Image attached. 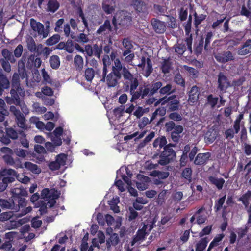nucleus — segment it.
<instances>
[{"mask_svg":"<svg viewBox=\"0 0 251 251\" xmlns=\"http://www.w3.org/2000/svg\"><path fill=\"white\" fill-rule=\"evenodd\" d=\"M12 196L9 200L0 199V206L3 209H9L15 212L19 211L20 207L26 205V200L24 197H27L28 192L25 189L20 187L12 189Z\"/></svg>","mask_w":251,"mask_h":251,"instance_id":"1","label":"nucleus"},{"mask_svg":"<svg viewBox=\"0 0 251 251\" xmlns=\"http://www.w3.org/2000/svg\"><path fill=\"white\" fill-rule=\"evenodd\" d=\"M18 73H15L12 76L10 94L13 101L12 103L16 105L20 106L21 100L19 96L24 97L25 95L24 89L20 86V76L22 79L27 77L25 66L22 61L18 62Z\"/></svg>","mask_w":251,"mask_h":251,"instance_id":"2","label":"nucleus"},{"mask_svg":"<svg viewBox=\"0 0 251 251\" xmlns=\"http://www.w3.org/2000/svg\"><path fill=\"white\" fill-rule=\"evenodd\" d=\"M192 17L191 14L188 17V20L185 23L184 26V30L185 34L187 37H186L185 42L187 45V48L185 44L182 43H177L175 46V51L179 55H182L185 51H186L187 48L189 53H192V35L190 33L191 31V25H192Z\"/></svg>","mask_w":251,"mask_h":251,"instance_id":"3","label":"nucleus"},{"mask_svg":"<svg viewBox=\"0 0 251 251\" xmlns=\"http://www.w3.org/2000/svg\"><path fill=\"white\" fill-rule=\"evenodd\" d=\"M122 75L125 81L124 83L125 91H129L130 95L132 94L139 84L137 77H135L126 67L123 68Z\"/></svg>","mask_w":251,"mask_h":251,"instance_id":"4","label":"nucleus"},{"mask_svg":"<svg viewBox=\"0 0 251 251\" xmlns=\"http://www.w3.org/2000/svg\"><path fill=\"white\" fill-rule=\"evenodd\" d=\"M17 172L12 169H2L0 171V192L4 191L8 184L15 181Z\"/></svg>","mask_w":251,"mask_h":251,"instance_id":"5","label":"nucleus"},{"mask_svg":"<svg viewBox=\"0 0 251 251\" xmlns=\"http://www.w3.org/2000/svg\"><path fill=\"white\" fill-rule=\"evenodd\" d=\"M161 100L160 101H163V104L167 109L168 113L177 111L179 110L180 103V99L178 96L174 94L169 96H165L162 97Z\"/></svg>","mask_w":251,"mask_h":251,"instance_id":"6","label":"nucleus"},{"mask_svg":"<svg viewBox=\"0 0 251 251\" xmlns=\"http://www.w3.org/2000/svg\"><path fill=\"white\" fill-rule=\"evenodd\" d=\"M175 146V144L169 143L164 147V151L161 153L160 159L158 161L159 164L163 166L166 165L176 156V152L172 148Z\"/></svg>","mask_w":251,"mask_h":251,"instance_id":"7","label":"nucleus"},{"mask_svg":"<svg viewBox=\"0 0 251 251\" xmlns=\"http://www.w3.org/2000/svg\"><path fill=\"white\" fill-rule=\"evenodd\" d=\"M151 89L150 84H144L143 86H140L138 91L134 90V92L131 94V102H134L136 100L141 98L145 99L147 96H153L151 95Z\"/></svg>","mask_w":251,"mask_h":251,"instance_id":"8","label":"nucleus"},{"mask_svg":"<svg viewBox=\"0 0 251 251\" xmlns=\"http://www.w3.org/2000/svg\"><path fill=\"white\" fill-rule=\"evenodd\" d=\"M214 56L218 62L222 64L233 61L235 59V54L229 50H224L215 53L214 54Z\"/></svg>","mask_w":251,"mask_h":251,"instance_id":"9","label":"nucleus"},{"mask_svg":"<svg viewBox=\"0 0 251 251\" xmlns=\"http://www.w3.org/2000/svg\"><path fill=\"white\" fill-rule=\"evenodd\" d=\"M30 25L34 31H37L39 35H42L43 38H46L49 34V30L45 29L44 25L40 22H37L32 18L30 19Z\"/></svg>","mask_w":251,"mask_h":251,"instance_id":"10","label":"nucleus"},{"mask_svg":"<svg viewBox=\"0 0 251 251\" xmlns=\"http://www.w3.org/2000/svg\"><path fill=\"white\" fill-rule=\"evenodd\" d=\"M13 154L3 155L2 157L4 163L10 166H12L16 169L23 168V165L20 158L16 157L14 159L12 157Z\"/></svg>","mask_w":251,"mask_h":251,"instance_id":"11","label":"nucleus"},{"mask_svg":"<svg viewBox=\"0 0 251 251\" xmlns=\"http://www.w3.org/2000/svg\"><path fill=\"white\" fill-rule=\"evenodd\" d=\"M218 89L222 93L226 92V89L230 86L227 77L222 72H220L218 75Z\"/></svg>","mask_w":251,"mask_h":251,"instance_id":"12","label":"nucleus"},{"mask_svg":"<svg viewBox=\"0 0 251 251\" xmlns=\"http://www.w3.org/2000/svg\"><path fill=\"white\" fill-rule=\"evenodd\" d=\"M113 31V27L109 20L106 19L96 31L98 35H106Z\"/></svg>","mask_w":251,"mask_h":251,"instance_id":"13","label":"nucleus"},{"mask_svg":"<svg viewBox=\"0 0 251 251\" xmlns=\"http://www.w3.org/2000/svg\"><path fill=\"white\" fill-rule=\"evenodd\" d=\"M151 22L155 32L160 34L165 31L166 27L165 22L155 18L152 19Z\"/></svg>","mask_w":251,"mask_h":251,"instance_id":"14","label":"nucleus"},{"mask_svg":"<svg viewBox=\"0 0 251 251\" xmlns=\"http://www.w3.org/2000/svg\"><path fill=\"white\" fill-rule=\"evenodd\" d=\"M210 157L211 153L209 152L198 153L194 159V163L200 166L205 164Z\"/></svg>","mask_w":251,"mask_h":251,"instance_id":"15","label":"nucleus"},{"mask_svg":"<svg viewBox=\"0 0 251 251\" xmlns=\"http://www.w3.org/2000/svg\"><path fill=\"white\" fill-rule=\"evenodd\" d=\"M251 53V39H248L238 49L237 54L240 56H245Z\"/></svg>","mask_w":251,"mask_h":251,"instance_id":"16","label":"nucleus"},{"mask_svg":"<svg viewBox=\"0 0 251 251\" xmlns=\"http://www.w3.org/2000/svg\"><path fill=\"white\" fill-rule=\"evenodd\" d=\"M183 131V127L182 125H177L175 130L170 132V137L171 140L175 143H178L181 137L180 134Z\"/></svg>","mask_w":251,"mask_h":251,"instance_id":"17","label":"nucleus"},{"mask_svg":"<svg viewBox=\"0 0 251 251\" xmlns=\"http://www.w3.org/2000/svg\"><path fill=\"white\" fill-rule=\"evenodd\" d=\"M200 88L196 85L193 86L188 93V100L190 102L195 103L197 101L200 95Z\"/></svg>","mask_w":251,"mask_h":251,"instance_id":"18","label":"nucleus"},{"mask_svg":"<svg viewBox=\"0 0 251 251\" xmlns=\"http://www.w3.org/2000/svg\"><path fill=\"white\" fill-rule=\"evenodd\" d=\"M131 5L138 12H145L147 11L146 4L141 0H133Z\"/></svg>","mask_w":251,"mask_h":251,"instance_id":"19","label":"nucleus"},{"mask_svg":"<svg viewBox=\"0 0 251 251\" xmlns=\"http://www.w3.org/2000/svg\"><path fill=\"white\" fill-rule=\"evenodd\" d=\"M208 180L211 184L215 186L218 190H221L225 183V181L223 178H217L213 176H209Z\"/></svg>","mask_w":251,"mask_h":251,"instance_id":"20","label":"nucleus"},{"mask_svg":"<svg viewBox=\"0 0 251 251\" xmlns=\"http://www.w3.org/2000/svg\"><path fill=\"white\" fill-rule=\"evenodd\" d=\"M205 210V207L202 206L195 212V215L197 216V223L198 225L202 224L207 220L206 215L205 214H202V211Z\"/></svg>","mask_w":251,"mask_h":251,"instance_id":"21","label":"nucleus"},{"mask_svg":"<svg viewBox=\"0 0 251 251\" xmlns=\"http://www.w3.org/2000/svg\"><path fill=\"white\" fill-rule=\"evenodd\" d=\"M10 87V82L7 77L4 75H0V96H2L5 89Z\"/></svg>","mask_w":251,"mask_h":251,"instance_id":"22","label":"nucleus"},{"mask_svg":"<svg viewBox=\"0 0 251 251\" xmlns=\"http://www.w3.org/2000/svg\"><path fill=\"white\" fill-rule=\"evenodd\" d=\"M42 47V45L40 44L38 46H36L35 41L32 38L29 39L27 42V47L28 50L31 52L39 53V47Z\"/></svg>","mask_w":251,"mask_h":251,"instance_id":"23","label":"nucleus"},{"mask_svg":"<svg viewBox=\"0 0 251 251\" xmlns=\"http://www.w3.org/2000/svg\"><path fill=\"white\" fill-rule=\"evenodd\" d=\"M172 65V63L170 61V57L163 59V61L161 63V66L160 68L162 72L164 74L169 73L171 69Z\"/></svg>","mask_w":251,"mask_h":251,"instance_id":"24","label":"nucleus"},{"mask_svg":"<svg viewBox=\"0 0 251 251\" xmlns=\"http://www.w3.org/2000/svg\"><path fill=\"white\" fill-rule=\"evenodd\" d=\"M119 242V237L118 234L114 233L112 234L109 238L106 240V246L109 248L111 246H116Z\"/></svg>","mask_w":251,"mask_h":251,"instance_id":"25","label":"nucleus"},{"mask_svg":"<svg viewBox=\"0 0 251 251\" xmlns=\"http://www.w3.org/2000/svg\"><path fill=\"white\" fill-rule=\"evenodd\" d=\"M15 121L18 127L24 130H27L28 129L27 125L26 124V120L23 114L20 115L15 118Z\"/></svg>","mask_w":251,"mask_h":251,"instance_id":"26","label":"nucleus"},{"mask_svg":"<svg viewBox=\"0 0 251 251\" xmlns=\"http://www.w3.org/2000/svg\"><path fill=\"white\" fill-rule=\"evenodd\" d=\"M60 4L57 0H49L47 3V11L54 13L59 8Z\"/></svg>","mask_w":251,"mask_h":251,"instance_id":"27","label":"nucleus"},{"mask_svg":"<svg viewBox=\"0 0 251 251\" xmlns=\"http://www.w3.org/2000/svg\"><path fill=\"white\" fill-rule=\"evenodd\" d=\"M218 97H214L212 94H209L206 97V104L211 109H214L218 103Z\"/></svg>","mask_w":251,"mask_h":251,"instance_id":"28","label":"nucleus"},{"mask_svg":"<svg viewBox=\"0 0 251 251\" xmlns=\"http://www.w3.org/2000/svg\"><path fill=\"white\" fill-rule=\"evenodd\" d=\"M120 78L114 76L112 74H109L106 77L107 84L108 87H115L118 83V80Z\"/></svg>","mask_w":251,"mask_h":251,"instance_id":"29","label":"nucleus"},{"mask_svg":"<svg viewBox=\"0 0 251 251\" xmlns=\"http://www.w3.org/2000/svg\"><path fill=\"white\" fill-rule=\"evenodd\" d=\"M224 237L225 235L223 233L219 234L216 235L212 241L210 243L207 251H210L213 247L218 246L219 245V243L222 240Z\"/></svg>","mask_w":251,"mask_h":251,"instance_id":"30","label":"nucleus"},{"mask_svg":"<svg viewBox=\"0 0 251 251\" xmlns=\"http://www.w3.org/2000/svg\"><path fill=\"white\" fill-rule=\"evenodd\" d=\"M74 66L77 71H81L83 67V59L80 55H76L74 60Z\"/></svg>","mask_w":251,"mask_h":251,"instance_id":"31","label":"nucleus"},{"mask_svg":"<svg viewBox=\"0 0 251 251\" xmlns=\"http://www.w3.org/2000/svg\"><path fill=\"white\" fill-rule=\"evenodd\" d=\"M192 170L191 167H186L182 171L181 176L182 178L188 181H192Z\"/></svg>","mask_w":251,"mask_h":251,"instance_id":"32","label":"nucleus"},{"mask_svg":"<svg viewBox=\"0 0 251 251\" xmlns=\"http://www.w3.org/2000/svg\"><path fill=\"white\" fill-rule=\"evenodd\" d=\"M49 62L50 67L53 69H57L60 65L59 57L55 55L51 56L49 59Z\"/></svg>","mask_w":251,"mask_h":251,"instance_id":"33","label":"nucleus"},{"mask_svg":"<svg viewBox=\"0 0 251 251\" xmlns=\"http://www.w3.org/2000/svg\"><path fill=\"white\" fill-rule=\"evenodd\" d=\"M1 54L5 60H9L11 63H14L16 59L14 58L12 53L10 52L7 49H4L2 50Z\"/></svg>","mask_w":251,"mask_h":251,"instance_id":"34","label":"nucleus"},{"mask_svg":"<svg viewBox=\"0 0 251 251\" xmlns=\"http://www.w3.org/2000/svg\"><path fill=\"white\" fill-rule=\"evenodd\" d=\"M208 240L207 237L202 238L196 245V251H203L206 247Z\"/></svg>","mask_w":251,"mask_h":251,"instance_id":"35","label":"nucleus"},{"mask_svg":"<svg viewBox=\"0 0 251 251\" xmlns=\"http://www.w3.org/2000/svg\"><path fill=\"white\" fill-rule=\"evenodd\" d=\"M19 134L20 135L19 140L21 144L23 147L28 148L29 147V141L26 138V135L24 131L22 130H19Z\"/></svg>","mask_w":251,"mask_h":251,"instance_id":"36","label":"nucleus"},{"mask_svg":"<svg viewBox=\"0 0 251 251\" xmlns=\"http://www.w3.org/2000/svg\"><path fill=\"white\" fill-rule=\"evenodd\" d=\"M5 133L10 139L16 140L18 138L19 131H17L13 127H6L5 129Z\"/></svg>","mask_w":251,"mask_h":251,"instance_id":"37","label":"nucleus"},{"mask_svg":"<svg viewBox=\"0 0 251 251\" xmlns=\"http://www.w3.org/2000/svg\"><path fill=\"white\" fill-rule=\"evenodd\" d=\"M172 85L170 83L167 84L166 86L161 87L159 92L161 95L170 96L171 94L174 92L172 90Z\"/></svg>","mask_w":251,"mask_h":251,"instance_id":"38","label":"nucleus"},{"mask_svg":"<svg viewBox=\"0 0 251 251\" xmlns=\"http://www.w3.org/2000/svg\"><path fill=\"white\" fill-rule=\"evenodd\" d=\"M25 167L35 174H39L41 172V169L37 165L33 164L30 162H25Z\"/></svg>","mask_w":251,"mask_h":251,"instance_id":"39","label":"nucleus"},{"mask_svg":"<svg viewBox=\"0 0 251 251\" xmlns=\"http://www.w3.org/2000/svg\"><path fill=\"white\" fill-rule=\"evenodd\" d=\"M194 24L196 28H198L199 25L201 24V23L204 21L206 18V15L204 14H200L198 15L197 13L195 12L194 14Z\"/></svg>","mask_w":251,"mask_h":251,"instance_id":"40","label":"nucleus"},{"mask_svg":"<svg viewBox=\"0 0 251 251\" xmlns=\"http://www.w3.org/2000/svg\"><path fill=\"white\" fill-rule=\"evenodd\" d=\"M251 197V192L248 190L245 194L243 195L238 200L241 201L246 207H247L249 204V200Z\"/></svg>","mask_w":251,"mask_h":251,"instance_id":"41","label":"nucleus"},{"mask_svg":"<svg viewBox=\"0 0 251 251\" xmlns=\"http://www.w3.org/2000/svg\"><path fill=\"white\" fill-rule=\"evenodd\" d=\"M60 39V36L58 34H54L48 39L46 41V44L48 46H51L59 42Z\"/></svg>","mask_w":251,"mask_h":251,"instance_id":"42","label":"nucleus"},{"mask_svg":"<svg viewBox=\"0 0 251 251\" xmlns=\"http://www.w3.org/2000/svg\"><path fill=\"white\" fill-rule=\"evenodd\" d=\"M72 39H74L75 41L78 42H82L83 43H87L89 41L88 35L84 33H80L77 37H75L73 35H71Z\"/></svg>","mask_w":251,"mask_h":251,"instance_id":"43","label":"nucleus"},{"mask_svg":"<svg viewBox=\"0 0 251 251\" xmlns=\"http://www.w3.org/2000/svg\"><path fill=\"white\" fill-rule=\"evenodd\" d=\"M149 233L148 232H144L143 230L140 229H138L136 233V236L133 240V243L139 241L144 240L145 239V236Z\"/></svg>","mask_w":251,"mask_h":251,"instance_id":"44","label":"nucleus"},{"mask_svg":"<svg viewBox=\"0 0 251 251\" xmlns=\"http://www.w3.org/2000/svg\"><path fill=\"white\" fill-rule=\"evenodd\" d=\"M95 76V71L93 68H88L85 71L84 76L86 80L91 82Z\"/></svg>","mask_w":251,"mask_h":251,"instance_id":"45","label":"nucleus"},{"mask_svg":"<svg viewBox=\"0 0 251 251\" xmlns=\"http://www.w3.org/2000/svg\"><path fill=\"white\" fill-rule=\"evenodd\" d=\"M174 81L177 85H180L182 87H185V80L179 73H177L175 75Z\"/></svg>","mask_w":251,"mask_h":251,"instance_id":"46","label":"nucleus"},{"mask_svg":"<svg viewBox=\"0 0 251 251\" xmlns=\"http://www.w3.org/2000/svg\"><path fill=\"white\" fill-rule=\"evenodd\" d=\"M176 125L174 121H169L165 123L164 128L166 133H170L175 130Z\"/></svg>","mask_w":251,"mask_h":251,"instance_id":"47","label":"nucleus"},{"mask_svg":"<svg viewBox=\"0 0 251 251\" xmlns=\"http://www.w3.org/2000/svg\"><path fill=\"white\" fill-rule=\"evenodd\" d=\"M204 38L201 37L199 41L198 44L194 48V52L197 56L200 55L203 48Z\"/></svg>","mask_w":251,"mask_h":251,"instance_id":"48","label":"nucleus"},{"mask_svg":"<svg viewBox=\"0 0 251 251\" xmlns=\"http://www.w3.org/2000/svg\"><path fill=\"white\" fill-rule=\"evenodd\" d=\"M226 198V194L219 198L218 200L215 201L214 208L216 212L219 211L222 208L223 205L225 201Z\"/></svg>","mask_w":251,"mask_h":251,"instance_id":"49","label":"nucleus"},{"mask_svg":"<svg viewBox=\"0 0 251 251\" xmlns=\"http://www.w3.org/2000/svg\"><path fill=\"white\" fill-rule=\"evenodd\" d=\"M147 68L144 75L146 77H149L153 71L152 64L150 57L147 58Z\"/></svg>","mask_w":251,"mask_h":251,"instance_id":"50","label":"nucleus"},{"mask_svg":"<svg viewBox=\"0 0 251 251\" xmlns=\"http://www.w3.org/2000/svg\"><path fill=\"white\" fill-rule=\"evenodd\" d=\"M162 86V83L161 81L153 82L151 86V95H154Z\"/></svg>","mask_w":251,"mask_h":251,"instance_id":"51","label":"nucleus"},{"mask_svg":"<svg viewBox=\"0 0 251 251\" xmlns=\"http://www.w3.org/2000/svg\"><path fill=\"white\" fill-rule=\"evenodd\" d=\"M93 55L96 56L98 58L100 59L101 56V54L102 52V46H99L98 44H96L93 45Z\"/></svg>","mask_w":251,"mask_h":251,"instance_id":"52","label":"nucleus"},{"mask_svg":"<svg viewBox=\"0 0 251 251\" xmlns=\"http://www.w3.org/2000/svg\"><path fill=\"white\" fill-rule=\"evenodd\" d=\"M168 115V118L171 120V121H173L174 122H179L182 120V116L177 112H171Z\"/></svg>","mask_w":251,"mask_h":251,"instance_id":"53","label":"nucleus"},{"mask_svg":"<svg viewBox=\"0 0 251 251\" xmlns=\"http://www.w3.org/2000/svg\"><path fill=\"white\" fill-rule=\"evenodd\" d=\"M179 18L181 21L186 20L188 17V9L184 7H181L178 11Z\"/></svg>","mask_w":251,"mask_h":251,"instance_id":"54","label":"nucleus"},{"mask_svg":"<svg viewBox=\"0 0 251 251\" xmlns=\"http://www.w3.org/2000/svg\"><path fill=\"white\" fill-rule=\"evenodd\" d=\"M65 50L67 52L71 53L74 51L75 48V44H74L72 40L68 39L65 43Z\"/></svg>","mask_w":251,"mask_h":251,"instance_id":"55","label":"nucleus"},{"mask_svg":"<svg viewBox=\"0 0 251 251\" xmlns=\"http://www.w3.org/2000/svg\"><path fill=\"white\" fill-rule=\"evenodd\" d=\"M213 34L211 31L208 32L205 34V41H204V49L208 50V46L211 41Z\"/></svg>","mask_w":251,"mask_h":251,"instance_id":"56","label":"nucleus"},{"mask_svg":"<svg viewBox=\"0 0 251 251\" xmlns=\"http://www.w3.org/2000/svg\"><path fill=\"white\" fill-rule=\"evenodd\" d=\"M0 142L4 145H7L11 143V140L6 133L2 132L0 133Z\"/></svg>","mask_w":251,"mask_h":251,"instance_id":"57","label":"nucleus"},{"mask_svg":"<svg viewBox=\"0 0 251 251\" xmlns=\"http://www.w3.org/2000/svg\"><path fill=\"white\" fill-rule=\"evenodd\" d=\"M150 120L146 117H143L138 122V127L140 129H143L148 124L151 123Z\"/></svg>","mask_w":251,"mask_h":251,"instance_id":"58","label":"nucleus"},{"mask_svg":"<svg viewBox=\"0 0 251 251\" xmlns=\"http://www.w3.org/2000/svg\"><path fill=\"white\" fill-rule=\"evenodd\" d=\"M66 159V155L65 154H60L56 156V161L59 164V165L61 166L65 165Z\"/></svg>","mask_w":251,"mask_h":251,"instance_id":"59","label":"nucleus"},{"mask_svg":"<svg viewBox=\"0 0 251 251\" xmlns=\"http://www.w3.org/2000/svg\"><path fill=\"white\" fill-rule=\"evenodd\" d=\"M212 225H208L202 229V230L199 233V236L201 237L204 235L209 234L212 231Z\"/></svg>","mask_w":251,"mask_h":251,"instance_id":"60","label":"nucleus"},{"mask_svg":"<svg viewBox=\"0 0 251 251\" xmlns=\"http://www.w3.org/2000/svg\"><path fill=\"white\" fill-rule=\"evenodd\" d=\"M9 60H5V59H1L0 63L4 70L6 72H10L11 71V66L8 62Z\"/></svg>","mask_w":251,"mask_h":251,"instance_id":"61","label":"nucleus"},{"mask_svg":"<svg viewBox=\"0 0 251 251\" xmlns=\"http://www.w3.org/2000/svg\"><path fill=\"white\" fill-rule=\"evenodd\" d=\"M14 152L17 156L22 158H25L27 154L26 150L18 148L14 150Z\"/></svg>","mask_w":251,"mask_h":251,"instance_id":"62","label":"nucleus"},{"mask_svg":"<svg viewBox=\"0 0 251 251\" xmlns=\"http://www.w3.org/2000/svg\"><path fill=\"white\" fill-rule=\"evenodd\" d=\"M129 214L128 216V220L130 221L135 220L138 216V213L132 207H130L129 208Z\"/></svg>","mask_w":251,"mask_h":251,"instance_id":"63","label":"nucleus"},{"mask_svg":"<svg viewBox=\"0 0 251 251\" xmlns=\"http://www.w3.org/2000/svg\"><path fill=\"white\" fill-rule=\"evenodd\" d=\"M102 9L103 11L107 14H111L114 10L113 6L107 4L106 2L102 3Z\"/></svg>","mask_w":251,"mask_h":251,"instance_id":"64","label":"nucleus"}]
</instances>
